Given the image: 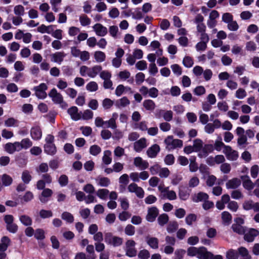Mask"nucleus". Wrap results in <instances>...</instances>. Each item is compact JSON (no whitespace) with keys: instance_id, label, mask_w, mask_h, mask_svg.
Masks as SVG:
<instances>
[{"instance_id":"16","label":"nucleus","mask_w":259,"mask_h":259,"mask_svg":"<svg viewBox=\"0 0 259 259\" xmlns=\"http://www.w3.org/2000/svg\"><path fill=\"white\" fill-rule=\"evenodd\" d=\"M158 213V210L156 207L149 208L148 213L146 217L147 221L149 222H154L157 217Z\"/></svg>"},{"instance_id":"19","label":"nucleus","mask_w":259,"mask_h":259,"mask_svg":"<svg viewBox=\"0 0 259 259\" xmlns=\"http://www.w3.org/2000/svg\"><path fill=\"white\" fill-rule=\"evenodd\" d=\"M30 136L34 140H40L42 137V131L40 127L38 126L32 127L30 130Z\"/></svg>"},{"instance_id":"31","label":"nucleus","mask_w":259,"mask_h":259,"mask_svg":"<svg viewBox=\"0 0 259 259\" xmlns=\"http://www.w3.org/2000/svg\"><path fill=\"white\" fill-rule=\"evenodd\" d=\"M106 54L101 51H96L94 53V58L97 63H102L106 60Z\"/></svg>"},{"instance_id":"24","label":"nucleus","mask_w":259,"mask_h":259,"mask_svg":"<svg viewBox=\"0 0 259 259\" xmlns=\"http://www.w3.org/2000/svg\"><path fill=\"white\" fill-rule=\"evenodd\" d=\"M213 254L208 251L204 247H200L198 255V259H212Z\"/></svg>"},{"instance_id":"22","label":"nucleus","mask_w":259,"mask_h":259,"mask_svg":"<svg viewBox=\"0 0 259 259\" xmlns=\"http://www.w3.org/2000/svg\"><path fill=\"white\" fill-rule=\"evenodd\" d=\"M160 147L157 144H154L149 147L147 150V154L149 158H154L156 157L160 151Z\"/></svg>"},{"instance_id":"21","label":"nucleus","mask_w":259,"mask_h":259,"mask_svg":"<svg viewBox=\"0 0 259 259\" xmlns=\"http://www.w3.org/2000/svg\"><path fill=\"white\" fill-rule=\"evenodd\" d=\"M241 179L242 181L243 186L245 189L249 191L253 189L254 184L251 181L248 176H242Z\"/></svg>"},{"instance_id":"5","label":"nucleus","mask_w":259,"mask_h":259,"mask_svg":"<svg viewBox=\"0 0 259 259\" xmlns=\"http://www.w3.org/2000/svg\"><path fill=\"white\" fill-rule=\"evenodd\" d=\"M136 242L132 239L127 240L125 244L124 250L125 254L129 257H134L137 255V250L135 248Z\"/></svg>"},{"instance_id":"20","label":"nucleus","mask_w":259,"mask_h":259,"mask_svg":"<svg viewBox=\"0 0 259 259\" xmlns=\"http://www.w3.org/2000/svg\"><path fill=\"white\" fill-rule=\"evenodd\" d=\"M258 234L259 231L257 230L251 228L244 234V238L247 242H252Z\"/></svg>"},{"instance_id":"47","label":"nucleus","mask_w":259,"mask_h":259,"mask_svg":"<svg viewBox=\"0 0 259 259\" xmlns=\"http://www.w3.org/2000/svg\"><path fill=\"white\" fill-rule=\"evenodd\" d=\"M178 224L176 221H171L167 226V231L169 233H172L178 229Z\"/></svg>"},{"instance_id":"55","label":"nucleus","mask_w":259,"mask_h":259,"mask_svg":"<svg viewBox=\"0 0 259 259\" xmlns=\"http://www.w3.org/2000/svg\"><path fill=\"white\" fill-rule=\"evenodd\" d=\"M21 178L24 183L27 184L31 181L32 177L29 171L25 170L22 172Z\"/></svg>"},{"instance_id":"27","label":"nucleus","mask_w":259,"mask_h":259,"mask_svg":"<svg viewBox=\"0 0 259 259\" xmlns=\"http://www.w3.org/2000/svg\"><path fill=\"white\" fill-rule=\"evenodd\" d=\"M95 181L100 187H107L110 184V180L107 177L98 176L95 179Z\"/></svg>"},{"instance_id":"17","label":"nucleus","mask_w":259,"mask_h":259,"mask_svg":"<svg viewBox=\"0 0 259 259\" xmlns=\"http://www.w3.org/2000/svg\"><path fill=\"white\" fill-rule=\"evenodd\" d=\"M118 115L114 112L112 114L111 118L107 121H105V128H110L114 130L117 128L116 120L117 119Z\"/></svg>"},{"instance_id":"64","label":"nucleus","mask_w":259,"mask_h":259,"mask_svg":"<svg viewBox=\"0 0 259 259\" xmlns=\"http://www.w3.org/2000/svg\"><path fill=\"white\" fill-rule=\"evenodd\" d=\"M186 251L183 249H178L175 252L174 259H183Z\"/></svg>"},{"instance_id":"4","label":"nucleus","mask_w":259,"mask_h":259,"mask_svg":"<svg viewBox=\"0 0 259 259\" xmlns=\"http://www.w3.org/2000/svg\"><path fill=\"white\" fill-rule=\"evenodd\" d=\"M104 240L106 243L114 247L120 246L123 242L122 238L113 236L111 233H105Z\"/></svg>"},{"instance_id":"36","label":"nucleus","mask_w":259,"mask_h":259,"mask_svg":"<svg viewBox=\"0 0 259 259\" xmlns=\"http://www.w3.org/2000/svg\"><path fill=\"white\" fill-rule=\"evenodd\" d=\"M143 105L144 107L148 111L154 110L156 107L155 102L151 99L144 100L143 103Z\"/></svg>"},{"instance_id":"50","label":"nucleus","mask_w":259,"mask_h":259,"mask_svg":"<svg viewBox=\"0 0 259 259\" xmlns=\"http://www.w3.org/2000/svg\"><path fill=\"white\" fill-rule=\"evenodd\" d=\"M214 149L218 151H220L222 148L223 147V149H225V146H227L225 145L223 142L222 141V138L219 136L218 138V139L215 141L214 145Z\"/></svg>"},{"instance_id":"44","label":"nucleus","mask_w":259,"mask_h":259,"mask_svg":"<svg viewBox=\"0 0 259 259\" xmlns=\"http://www.w3.org/2000/svg\"><path fill=\"white\" fill-rule=\"evenodd\" d=\"M111 152L109 150H106L104 152V155L102 158L103 162L104 164L108 165L112 161Z\"/></svg>"},{"instance_id":"59","label":"nucleus","mask_w":259,"mask_h":259,"mask_svg":"<svg viewBox=\"0 0 259 259\" xmlns=\"http://www.w3.org/2000/svg\"><path fill=\"white\" fill-rule=\"evenodd\" d=\"M226 257L228 259H238V253L234 249H229L226 253Z\"/></svg>"},{"instance_id":"33","label":"nucleus","mask_w":259,"mask_h":259,"mask_svg":"<svg viewBox=\"0 0 259 259\" xmlns=\"http://www.w3.org/2000/svg\"><path fill=\"white\" fill-rule=\"evenodd\" d=\"M130 104V100L126 97H123L117 100L115 102V106L118 108H122L126 107Z\"/></svg>"},{"instance_id":"57","label":"nucleus","mask_w":259,"mask_h":259,"mask_svg":"<svg viewBox=\"0 0 259 259\" xmlns=\"http://www.w3.org/2000/svg\"><path fill=\"white\" fill-rule=\"evenodd\" d=\"M81 119L84 120H89L93 117V112L89 109L85 110L83 113L80 112Z\"/></svg>"},{"instance_id":"25","label":"nucleus","mask_w":259,"mask_h":259,"mask_svg":"<svg viewBox=\"0 0 259 259\" xmlns=\"http://www.w3.org/2000/svg\"><path fill=\"white\" fill-rule=\"evenodd\" d=\"M11 244V239L8 236H3L0 240V252H5Z\"/></svg>"},{"instance_id":"48","label":"nucleus","mask_w":259,"mask_h":259,"mask_svg":"<svg viewBox=\"0 0 259 259\" xmlns=\"http://www.w3.org/2000/svg\"><path fill=\"white\" fill-rule=\"evenodd\" d=\"M238 253L241 255V259H251V256L248 253L247 249L243 247L238 248Z\"/></svg>"},{"instance_id":"11","label":"nucleus","mask_w":259,"mask_h":259,"mask_svg":"<svg viewBox=\"0 0 259 259\" xmlns=\"http://www.w3.org/2000/svg\"><path fill=\"white\" fill-rule=\"evenodd\" d=\"M148 146L147 140L145 138H142L136 141L133 145L134 150L137 152H141Z\"/></svg>"},{"instance_id":"49","label":"nucleus","mask_w":259,"mask_h":259,"mask_svg":"<svg viewBox=\"0 0 259 259\" xmlns=\"http://www.w3.org/2000/svg\"><path fill=\"white\" fill-rule=\"evenodd\" d=\"M14 13L16 16L21 17L23 16L25 14L24 7L21 5L15 6L14 8Z\"/></svg>"},{"instance_id":"14","label":"nucleus","mask_w":259,"mask_h":259,"mask_svg":"<svg viewBox=\"0 0 259 259\" xmlns=\"http://www.w3.org/2000/svg\"><path fill=\"white\" fill-rule=\"evenodd\" d=\"M161 44L157 40H153L151 42L149 47L150 51H156L155 53L157 57L161 56L163 54V50L160 48Z\"/></svg>"},{"instance_id":"1","label":"nucleus","mask_w":259,"mask_h":259,"mask_svg":"<svg viewBox=\"0 0 259 259\" xmlns=\"http://www.w3.org/2000/svg\"><path fill=\"white\" fill-rule=\"evenodd\" d=\"M101 66L99 65H95L92 67L87 66H81L80 67L79 73L82 76H88L91 78H95L102 70Z\"/></svg>"},{"instance_id":"46","label":"nucleus","mask_w":259,"mask_h":259,"mask_svg":"<svg viewBox=\"0 0 259 259\" xmlns=\"http://www.w3.org/2000/svg\"><path fill=\"white\" fill-rule=\"evenodd\" d=\"M169 220V217L166 213L160 214L157 219L158 224L161 226H163L167 223Z\"/></svg>"},{"instance_id":"6","label":"nucleus","mask_w":259,"mask_h":259,"mask_svg":"<svg viewBox=\"0 0 259 259\" xmlns=\"http://www.w3.org/2000/svg\"><path fill=\"white\" fill-rule=\"evenodd\" d=\"M4 221L6 224V229L10 233H15L18 230V226L14 223V217L10 214L4 217Z\"/></svg>"},{"instance_id":"40","label":"nucleus","mask_w":259,"mask_h":259,"mask_svg":"<svg viewBox=\"0 0 259 259\" xmlns=\"http://www.w3.org/2000/svg\"><path fill=\"white\" fill-rule=\"evenodd\" d=\"M203 142L199 139H196L193 141V147L195 152H200L203 148Z\"/></svg>"},{"instance_id":"58","label":"nucleus","mask_w":259,"mask_h":259,"mask_svg":"<svg viewBox=\"0 0 259 259\" xmlns=\"http://www.w3.org/2000/svg\"><path fill=\"white\" fill-rule=\"evenodd\" d=\"M183 64L185 67L190 68L193 65V59L190 56H185L183 59Z\"/></svg>"},{"instance_id":"30","label":"nucleus","mask_w":259,"mask_h":259,"mask_svg":"<svg viewBox=\"0 0 259 259\" xmlns=\"http://www.w3.org/2000/svg\"><path fill=\"white\" fill-rule=\"evenodd\" d=\"M225 160V157L222 155H218L214 158L210 157L207 159V163L209 165H213L214 162H210V161H214L217 164H220L224 162Z\"/></svg>"},{"instance_id":"35","label":"nucleus","mask_w":259,"mask_h":259,"mask_svg":"<svg viewBox=\"0 0 259 259\" xmlns=\"http://www.w3.org/2000/svg\"><path fill=\"white\" fill-rule=\"evenodd\" d=\"M0 179L2 181L3 185L5 187L10 186L13 182L12 178L10 176L6 174L1 176Z\"/></svg>"},{"instance_id":"34","label":"nucleus","mask_w":259,"mask_h":259,"mask_svg":"<svg viewBox=\"0 0 259 259\" xmlns=\"http://www.w3.org/2000/svg\"><path fill=\"white\" fill-rule=\"evenodd\" d=\"M208 198V195L204 192H199L195 194L193 196L192 200L195 202H198L202 201H205Z\"/></svg>"},{"instance_id":"28","label":"nucleus","mask_w":259,"mask_h":259,"mask_svg":"<svg viewBox=\"0 0 259 259\" xmlns=\"http://www.w3.org/2000/svg\"><path fill=\"white\" fill-rule=\"evenodd\" d=\"M241 184V181L238 178H233L229 180L226 184L228 189H234L237 188Z\"/></svg>"},{"instance_id":"32","label":"nucleus","mask_w":259,"mask_h":259,"mask_svg":"<svg viewBox=\"0 0 259 259\" xmlns=\"http://www.w3.org/2000/svg\"><path fill=\"white\" fill-rule=\"evenodd\" d=\"M147 243L153 249H156L158 248L159 241L157 238L147 237L146 238Z\"/></svg>"},{"instance_id":"13","label":"nucleus","mask_w":259,"mask_h":259,"mask_svg":"<svg viewBox=\"0 0 259 259\" xmlns=\"http://www.w3.org/2000/svg\"><path fill=\"white\" fill-rule=\"evenodd\" d=\"M134 164L136 167L141 170H145L149 166L148 162L143 159L141 157H137L134 158Z\"/></svg>"},{"instance_id":"38","label":"nucleus","mask_w":259,"mask_h":259,"mask_svg":"<svg viewBox=\"0 0 259 259\" xmlns=\"http://www.w3.org/2000/svg\"><path fill=\"white\" fill-rule=\"evenodd\" d=\"M109 194V191L106 189H100L97 192V196L102 200H106Z\"/></svg>"},{"instance_id":"37","label":"nucleus","mask_w":259,"mask_h":259,"mask_svg":"<svg viewBox=\"0 0 259 259\" xmlns=\"http://www.w3.org/2000/svg\"><path fill=\"white\" fill-rule=\"evenodd\" d=\"M45 152L49 155H54L57 151L55 144H45L44 146Z\"/></svg>"},{"instance_id":"9","label":"nucleus","mask_w":259,"mask_h":259,"mask_svg":"<svg viewBox=\"0 0 259 259\" xmlns=\"http://www.w3.org/2000/svg\"><path fill=\"white\" fill-rule=\"evenodd\" d=\"M127 190L129 192L134 193L139 198H143L144 196L145 192L143 189L135 183L130 184L127 187Z\"/></svg>"},{"instance_id":"2","label":"nucleus","mask_w":259,"mask_h":259,"mask_svg":"<svg viewBox=\"0 0 259 259\" xmlns=\"http://www.w3.org/2000/svg\"><path fill=\"white\" fill-rule=\"evenodd\" d=\"M166 149L168 151L172 150L177 148H181L183 147V142L181 140L174 139L172 136H168L164 141Z\"/></svg>"},{"instance_id":"23","label":"nucleus","mask_w":259,"mask_h":259,"mask_svg":"<svg viewBox=\"0 0 259 259\" xmlns=\"http://www.w3.org/2000/svg\"><path fill=\"white\" fill-rule=\"evenodd\" d=\"M118 76L122 81L127 79V81L130 84H133L134 83V78L133 77L130 78L131 73L126 70L120 71L118 74Z\"/></svg>"},{"instance_id":"63","label":"nucleus","mask_w":259,"mask_h":259,"mask_svg":"<svg viewBox=\"0 0 259 259\" xmlns=\"http://www.w3.org/2000/svg\"><path fill=\"white\" fill-rule=\"evenodd\" d=\"M170 68L173 73L177 76H180L182 73V69L180 66L178 64L171 65Z\"/></svg>"},{"instance_id":"56","label":"nucleus","mask_w":259,"mask_h":259,"mask_svg":"<svg viewBox=\"0 0 259 259\" xmlns=\"http://www.w3.org/2000/svg\"><path fill=\"white\" fill-rule=\"evenodd\" d=\"M131 217V213L126 210L122 211L118 214V219L120 221L125 222Z\"/></svg>"},{"instance_id":"7","label":"nucleus","mask_w":259,"mask_h":259,"mask_svg":"<svg viewBox=\"0 0 259 259\" xmlns=\"http://www.w3.org/2000/svg\"><path fill=\"white\" fill-rule=\"evenodd\" d=\"M48 89V86L45 83H41L37 86L33 88V91L35 92V95L40 99H44L47 96L46 91Z\"/></svg>"},{"instance_id":"15","label":"nucleus","mask_w":259,"mask_h":259,"mask_svg":"<svg viewBox=\"0 0 259 259\" xmlns=\"http://www.w3.org/2000/svg\"><path fill=\"white\" fill-rule=\"evenodd\" d=\"M66 55L63 52H58L51 55V61L53 62L61 64Z\"/></svg>"},{"instance_id":"60","label":"nucleus","mask_w":259,"mask_h":259,"mask_svg":"<svg viewBox=\"0 0 259 259\" xmlns=\"http://www.w3.org/2000/svg\"><path fill=\"white\" fill-rule=\"evenodd\" d=\"M86 89L90 92H95L98 89V84L95 81H91L87 84Z\"/></svg>"},{"instance_id":"18","label":"nucleus","mask_w":259,"mask_h":259,"mask_svg":"<svg viewBox=\"0 0 259 259\" xmlns=\"http://www.w3.org/2000/svg\"><path fill=\"white\" fill-rule=\"evenodd\" d=\"M53 194V191L49 188H46L43 190L41 194L39 196V200L43 203L47 202L50 199V197Z\"/></svg>"},{"instance_id":"52","label":"nucleus","mask_w":259,"mask_h":259,"mask_svg":"<svg viewBox=\"0 0 259 259\" xmlns=\"http://www.w3.org/2000/svg\"><path fill=\"white\" fill-rule=\"evenodd\" d=\"M86 250L87 252L89 253V254L87 255L86 259L96 258V256L95 254L94 247L93 245H87Z\"/></svg>"},{"instance_id":"29","label":"nucleus","mask_w":259,"mask_h":259,"mask_svg":"<svg viewBox=\"0 0 259 259\" xmlns=\"http://www.w3.org/2000/svg\"><path fill=\"white\" fill-rule=\"evenodd\" d=\"M68 113L71 116V118L74 120L81 119V114L78 112V108L75 106L69 108Z\"/></svg>"},{"instance_id":"12","label":"nucleus","mask_w":259,"mask_h":259,"mask_svg":"<svg viewBox=\"0 0 259 259\" xmlns=\"http://www.w3.org/2000/svg\"><path fill=\"white\" fill-rule=\"evenodd\" d=\"M93 29L97 36L103 37L108 33V29L102 24L96 23L93 26Z\"/></svg>"},{"instance_id":"39","label":"nucleus","mask_w":259,"mask_h":259,"mask_svg":"<svg viewBox=\"0 0 259 259\" xmlns=\"http://www.w3.org/2000/svg\"><path fill=\"white\" fill-rule=\"evenodd\" d=\"M161 196L163 198H166L169 200H174L177 198L176 192L173 190H169V189Z\"/></svg>"},{"instance_id":"53","label":"nucleus","mask_w":259,"mask_h":259,"mask_svg":"<svg viewBox=\"0 0 259 259\" xmlns=\"http://www.w3.org/2000/svg\"><path fill=\"white\" fill-rule=\"evenodd\" d=\"M200 247H190L187 249V255L190 256H196L198 258Z\"/></svg>"},{"instance_id":"41","label":"nucleus","mask_w":259,"mask_h":259,"mask_svg":"<svg viewBox=\"0 0 259 259\" xmlns=\"http://www.w3.org/2000/svg\"><path fill=\"white\" fill-rule=\"evenodd\" d=\"M79 20L80 23L82 26L89 25L91 23V20L85 14H82L79 16Z\"/></svg>"},{"instance_id":"62","label":"nucleus","mask_w":259,"mask_h":259,"mask_svg":"<svg viewBox=\"0 0 259 259\" xmlns=\"http://www.w3.org/2000/svg\"><path fill=\"white\" fill-rule=\"evenodd\" d=\"M205 92L206 90L205 88L202 85H199L196 87L193 90L194 94L195 95L198 96H200L204 95L205 93Z\"/></svg>"},{"instance_id":"51","label":"nucleus","mask_w":259,"mask_h":259,"mask_svg":"<svg viewBox=\"0 0 259 259\" xmlns=\"http://www.w3.org/2000/svg\"><path fill=\"white\" fill-rule=\"evenodd\" d=\"M222 219L223 223L225 225H229L232 220V216L228 211H224L222 213Z\"/></svg>"},{"instance_id":"10","label":"nucleus","mask_w":259,"mask_h":259,"mask_svg":"<svg viewBox=\"0 0 259 259\" xmlns=\"http://www.w3.org/2000/svg\"><path fill=\"white\" fill-rule=\"evenodd\" d=\"M223 153L226 155L227 158L229 160H236L238 157V153L237 151L234 150L229 146H225L223 149Z\"/></svg>"},{"instance_id":"42","label":"nucleus","mask_w":259,"mask_h":259,"mask_svg":"<svg viewBox=\"0 0 259 259\" xmlns=\"http://www.w3.org/2000/svg\"><path fill=\"white\" fill-rule=\"evenodd\" d=\"M19 220L24 226H29L32 225L31 218L27 215H22L19 217Z\"/></svg>"},{"instance_id":"54","label":"nucleus","mask_w":259,"mask_h":259,"mask_svg":"<svg viewBox=\"0 0 259 259\" xmlns=\"http://www.w3.org/2000/svg\"><path fill=\"white\" fill-rule=\"evenodd\" d=\"M61 218L69 223H72L74 221V217L70 212L65 211L62 213Z\"/></svg>"},{"instance_id":"61","label":"nucleus","mask_w":259,"mask_h":259,"mask_svg":"<svg viewBox=\"0 0 259 259\" xmlns=\"http://www.w3.org/2000/svg\"><path fill=\"white\" fill-rule=\"evenodd\" d=\"M20 143L22 146V149H27L31 147L32 145V142L28 138H25L22 139L20 142Z\"/></svg>"},{"instance_id":"45","label":"nucleus","mask_w":259,"mask_h":259,"mask_svg":"<svg viewBox=\"0 0 259 259\" xmlns=\"http://www.w3.org/2000/svg\"><path fill=\"white\" fill-rule=\"evenodd\" d=\"M189 170L191 172H196L199 168L198 164L196 162V157H192L190 159Z\"/></svg>"},{"instance_id":"26","label":"nucleus","mask_w":259,"mask_h":259,"mask_svg":"<svg viewBox=\"0 0 259 259\" xmlns=\"http://www.w3.org/2000/svg\"><path fill=\"white\" fill-rule=\"evenodd\" d=\"M214 150V146L212 144H206L203 147L202 150L198 153V156L200 158L205 157L209 153Z\"/></svg>"},{"instance_id":"8","label":"nucleus","mask_w":259,"mask_h":259,"mask_svg":"<svg viewBox=\"0 0 259 259\" xmlns=\"http://www.w3.org/2000/svg\"><path fill=\"white\" fill-rule=\"evenodd\" d=\"M149 177V173L145 170L140 172H133L130 174V178L134 182H139L140 181L146 180Z\"/></svg>"},{"instance_id":"3","label":"nucleus","mask_w":259,"mask_h":259,"mask_svg":"<svg viewBox=\"0 0 259 259\" xmlns=\"http://www.w3.org/2000/svg\"><path fill=\"white\" fill-rule=\"evenodd\" d=\"M52 101L55 104H60L63 108L67 107V104L64 102L62 95L55 88L52 89L48 94Z\"/></svg>"},{"instance_id":"43","label":"nucleus","mask_w":259,"mask_h":259,"mask_svg":"<svg viewBox=\"0 0 259 259\" xmlns=\"http://www.w3.org/2000/svg\"><path fill=\"white\" fill-rule=\"evenodd\" d=\"M19 121L13 118H9L5 121V125L7 127H17L18 126Z\"/></svg>"}]
</instances>
